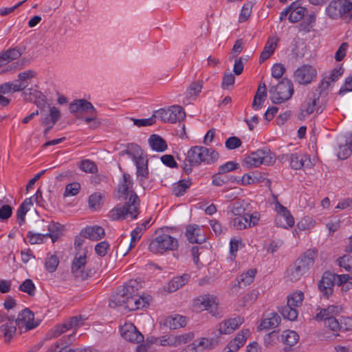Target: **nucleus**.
<instances>
[{
	"instance_id": "nucleus-1",
	"label": "nucleus",
	"mask_w": 352,
	"mask_h": 352,
	"mask_svg": "<svg viewBox=\"0 0 352 352\" xmlns=\"http://www.w3.org/2000/svg\"><path fill=\"white\" fill-rule=\"evenodd\" d=\"M133 182L131 175L123 174V181L119 185L118 193L119 199L127 200L124 205H118L109 212V218L113 221L124 219L127 215L131 219H137L140 210V199L137 194L132 190Z\"/></svg>"
},
{
	"instance_id": "nucleus-2",
	"label": "nucleus",
	"mask_w": 352,
	"mask_h": 352,
	"mask_svg": "<svg viewBox=\"0 0 352 352\" xmlns=\"http://www.w3.org/2000/svg\"><path fill=\"white\" fill-rule=\"evenodd\" d=\"M219 157L218 152L213 148L196 146L188 150L187 154L184 155V160L179 156H177V159L178 161L182 162L181 167L185 174L188 175L192 173L193 166H197L202 162L207 164H214L217 161Z\"/></svg>"
},
{
	"instance_id": "nucleus-3",
	"label": "nucleus",
	"mask_w": 352,
	"mask_h": 352,
	"mask_svg": "<svg viewBox=\"0 0 352 352\" xmlns=\"http://www.w3.org/2000/svg\"><path fill=\"white\" fill-rule=\"evenodd\" d=\"M318 255V251L316 248L307 250L289 266L285 272V277L292 282L300 280L314 265Z\"/></svg>"
},
{
	"instance_id": "nucleus-4",
	"label": "nucleus",
	"mask_w": 352,
	"mask_h": 352,
	"mask_svg": "<svg viewBox=\"0 0 352 352\" xmlns=\"http://www.w3.org/2000/svg\"><path fill=\"white\" fill-rule=\"evenodd\" d=\"M34 314L28 308L23 309L18 315L16 319L14 317L10 320V324H2L1 331L3 333L5 341L8 342L15 334L16 326H25L27 330L35 328L37 324L33 323Z\"/></svg>"
},
{
	"instance_id": "nucleus-5",
	"label": "nucleus",
	"mask_w": 352,
	"mask_h": 352,
	"mask_svg": "<svg viewBox=\"0 0 352 352\" xmlns=\"http://www.w3.org/2000/svg\"><path fill=\"white\" fill-rule=\"evenodd\" d=\"M325 11L331 19H342L346 23H352V3L349 0H332Z\"/></svg>"
},
{
	"instance_id": "nucleus-6",
	"label": "nucleus",
	"mask_w": 352,
	"mask_h": 352,
	"mask_svg": "<svg viewBox=\"0 0 352 352\" xmlns=\"http://www.w3.org/2000/svg\"><path fill=\"white\" fill-rule=\"evenodd\" d=\"M293 82L290 79L284 78L276 85L270 87L271 100L274 104H280L289 100L294 94Z\"/></svg>"
},
{
	"instance_id": "nucleus-7",
	"label": "nucleus",
	"mask_w": 352,
	"mask_h": 352,
	"mask_svg": "<svg viewBox=\"0 0 352 352\" xmlns=\"http://www.w3.org/2000/svg\"><path fill=\"white\" fill-rule=\"evenodd\" d=\"M69 109L77 119H83V113H87L89 116L84 118L85 122L87 124L97 118V110L90 102L85 99L74 100L69 104Z\"/></svg>"
},
{
	"instance_id": "nucleus-8",
	"label": "nucleus",
	"mask_w": 352,
	"mask_h": 352,
	"mask_svg": "<svg viewBox=\"0 0 352 352\" xmlns=\"http://www.w3.org/2000/svg\"><path fill=\"white\" fill-rule=\"evenodd\" d=\"M158 235L150 243L148 249L155 254L163 253L168 250H175L178 248L176 238L162 231L157 232Z\"/></svg>"
},
{
	"instance_id": "nucleus-9",
	"label": "nucleus",
	"mask_w": 352,
	"mask_h": 352,
	"mask_svg": "<svg viewBox=\"0 0 352 352\" xmlns=\"http://www.w3.org/2000/svg\"><path fill=\"white\" fill-rule=\"evenodd\" d=\"M304 294L300 291L294 292L289 295L287 305L278 309V311L283 318L290 321L296 320L298 315L296 308L301 306Z\"/></svg>"
},
{
	"instance_id": "nucleus-10",
	"label": "nucleus",
	"mask_w": 352,
	"mask_h": 352,
	"mask_svg": "<svg viewBox=\"0 0 352 352\" xmlns=\"http://www.w3.org/2000/svg\"><path fill=\"white\" fill-rule=\"evenodd\" d=\"M138 289L139 283L135 280H130L123 287L118 288L116 294L111 296L109 306L112 308L122 306L125 298L139 294Z\"/></svg>"
},
{
	"instance_id": "nucleus-11",
	"label": "nucleus",
	"mask_w": 352,
	"mask_h": 352,
	"mask_svg": "<svg viewBox=\"0 0 352 352\" xmlns=\"http://www.w3.org/2000/svg\"><path fill=\"white\" fill-rule=\"evenodd\" d=\"M275 162V155L267 147L258 149L252 153L244 160L248 167H257L261 164L270 165Z\"/></svg>"
},
{
	"instance_id": "nucleus-12",
	"label": "nucleus",
	"mask_w": 352,
	"mask_h": 352,
	"mask_svg": "<svg viewBox=\"0 0 352 352\" xmlns=\"http://www.w3.org/2000/svg\"><path fill=\"white\" fill-rule=\"evenodd\" d=\"M317 76V71L310 65H302L298 67L294 73V80L302 85L310 84Z\"/></svg>"
},
{
	"instance_id": "nucleus-13",
	"label": "nucleus",
	"mask_w": 352,
	"mask_h": 352,
	"mask_svg": "<svg viewBox=\"0 0 352 352\" xmlns=\"http://www.w3.org/2000/svg\"><path fill=\"white\" fill-rule=\"evenodd\" d=\"M121 336L132 343H141L144 341V336L132 323H125L120 327Z\"/></svg>"
},
{
	"instance_id": "nucleus-14",
	"label": "nucleus",
	"mask_w": 352,
	"mask_h": 352,
	"mask_svg": "<svg viewBox=\"0 0 352 352\" xmlns=\"http://www.w3.org/2000/svg\"><path fill=\"white\" fill-rule=\"evenodd\" d=\"M335 284L334 273L329 271L324 272L318 285L323 297L329 298V297L332 295Z\"/></svg>"
},
{
	"instance_id": "nucleus-15",
	"label": "nucleus",
	"mask_w": 352,
	"mask_h": 352,
	"mask_svg": "<svg viewBox=\"0 0 352 352\" xmlns=\"http://www.w3.org/2000/svg\"><path fill=\"white\" fill-rule=\"evenodd\" d=\"M285 157L290 160V166L294 170H300L302 168H311L314 165L309 155L295 153L286 155Z\"/></svg>"
},
{
	"instance_id": "nucleus-16",
	"label": "nucleus",
	"mask_w": 352,
	"mask_h": 352,
	"mask_svg": "<svg viewBox=\"0 0 352 352\" xmlns=\"http://www.w3.org/2000/svg\"><path fill=\"white\" fill-rule=\"evenodd\" d=\"M80 316L72 317L70 318L69 320L65 322V323L56 325L50 331L49 335L50 338H56L70 329L82 325V322L80 323Z\"/></svg>"
},
{
	"instance_id": "nucleus-17",
	"label": "nucleus",
	"mask_w": 352,
	"mask_h": 352,
	"mask_svg": "<svg viewBox=\"0 0 352 352\" xmlns=\"http://www.w3.org/2000/svg\"><path fill=\"white\" fill-rule=\"evenodd\" d=\"M244 319L241 316L231 318L221 322L218 324V331L219 334H230L237 329L243 323Z\"/></svg>"
},
{
	"instance_id": "nucleus-18",
	"label": "nucleus",
	"mask_w": 352,
	"mask_h": 352,
	"mask_svg": "<svg viewBox=\"0 0 352 352\" xmlns=\"http://www.w3.org/2000/svg\"><path fill=\"white\" fill-rule=\"evenodd\" d=\"M149 305L148 299L141 295L130 296L124 298L123 305L129 311H135L142 309Z\"/></svg>"
},
{
	"instance_id": "nucleus-19",
	"label": "nucleus",
	"mask_w": 352,
	"mask_h": 352,
	"mask_svg": "<svg viewBox=\"0 0 352 352\" xmlns=\"http://www.w3.org/2000/svg\"><path fill=\"white\" fill-rule=\"evenodd\" d=\"M136 166V175L141 186H144L145 180L149 177L148 160L142 157L133 162Z\"/></svg>"
},
{
	"instance_id": "nucleus-20",
	"label": "nucleus",
	"mask_w": 352,
	"mask_h": 352,
	"mask_svg": "<svg viewBox=\"0 0 352 352\" xmlns=\"http://www.w3.org/2000/svg\"><path fill=\"white\" fill-rule=\"evenodd\" d=\"M201 228L197 224H190L186 228L185 235L191 243L201 244L206 241V237L201 235Z\"/></svg>"
},
{
	"instance_id": "nucleus-21",
	"label": "nucleus",
	"mask_w": 352,
	"mask_h": 352,
	"mask_svg": "<svg viewBox=\"0 0 352 352\" xmlns=\"http://www.w3.org/2000/svg\"><path fill=\"white\" fill-rule=\"evenodd\" d=\"M216 296L206 294L198 296L194 301L193 307L197 310H208L215 304Z\"/></svg>"
},
{
	"instance_id": "nucleus-22",
	"label": "nucleus",
	"mask_w": 352,
	"mask_h": 352,
	"mask_svg": "<svg viewBox=\"0 0 352 352\" xmlns=\"http://www.w3.org/2000/svg\"><path fill=\"white\" fill-rule=\"evenodd\" d=\"M104 230L99 226H88L80 231V235L92 241H98L104 237Z\"/></svg>"
},
{
	"instance_id": "nucleus-23",
	"label": "nucleus",
	"mask_w": 352,
	"mask_h": 352,
	"mask_svg": "<svg viewBox=\"0 0 352 352\" xmlns=\"http://www.w3.org/2000/svg\"><path fill=\"white\" fill-rule=\"evenodd\" d=\"M86 254H76L72 264V273L76 280L82 277V272L85 270L86 261Z\"/></svg>"
},
{
	"instance_id": "nucleus-24",
	"label": "nucleus",
	"mask_w": 352,
	"mask_h": 352,
	"mask_svg": "<svg viewBox=\"0 0 352 352\" xmlns=\"http://www.w3.org/2000/svg\"><path fill=\"white\" fill-rule=\"evenodd\" d=\"M278 41V38L274 37H270L267 39L265 45L260 55L259 62L261 63L267 60L271 56V55L274 54L277 47Z\"/></svg>"
},
{
	"instance_id": "nucleus-25",
	"label": "nucleus",
	"mask_w": 352,
	"mask_h": 352,
	"mask_svg": "<svg viewBox=\"0 0 352 352\" xmlns=\"http://www.w3.org/2000/svg\"><path fill=\"white\" fill-rule=\"evenodd\" d=\"M74 333L63 336L56 342L46 352H64L66 346H69L74 341Z\"/></svg>"
},
{
	"instance_id": "nucleus-26",
	"label": "nucleus",
	"mask_w": 352,
	"mask_h": 352,
	"mask_svg": "<svg viewBox=\"0 0 352 352\" xmlns=\"http://www.w3.org/2000/svg\"><path fill=\"white\" fill-rule=\"evenodd\" d=\"M320 96H314V98H309L308 101L305 102L300 108L298 118L300 120H304L305 117L313 113L316 110V102L319 100Z\"/></svg>"
},
{
	"instance_id": "nucleus-27",
	"label": "nucleus",
	"mask_w": 352,
	"mask_h": 352,
	"mask_svg": "<svg viewBox=\"0 0 352 352\" xmlns=\"http://www.w3.org/2000/svg\"><path fill=\"white\" fill-rule=\"evenodd\" d=\"M267 98V89L264 82L260 83L254 96L252 107L254 110H259Z\"/></svg>"
},
{
	"instance_id": "nucleus-28",
	"label": "nucleus",
	"mask_w": 352,
	"mask_h": 352,
	"mask_svg": "<svg viewBox=\"0 0 352 352\" xmlns=\"http://www.w3.org/2000/svg\"><path fill=\"white\" fill-rule=\"evenodd\" d=\"M280 321V317L277 313H270L266 318L262 320L260 325L258 327V329L262 330L276 328L279 325Z\"/></svg>"
},
{
	"instance_id": "nucleus-29",
	"label": "nucleus",
	"mask_w": 352,
	"mask_h": 352,
	"mask_svg": "<svg viewBox=\"0 0 352 352\" xmlns=\"http://www.w3.org/2000/svg\"><path fill=\"white\" fill-rule=\"evenodd\" d=\"M281 340L286 345L285 351H289L292 346H294L299 340L298 334L292 330H285L281 335Z\"/></svg>"
},
{
	"instance_id": "nucleus-30",
	"label": "nucleus",
	"mask_w": 352,
	"mask_h": 352,
	"mask_svg": "<svg viewBox=\"0 0 352 352\" xmlns=\"http://www.w3.org/2000/svg\"><path fill=\"white\" fill-rule=\"evenodd\" d=\"M163 324L170 329H177L186 324V317L181 315L169 316L165 318Z\"/></svg>"
},
{
	"instance_id": "nucleus-31",
	"label": "nucleus",
	"mask_w": 352,
	"mask_h": 352,
	"mask_svg": "<svg viewBox=\"0 0 352 352\" xmlns=\"http://www.w3.org/2000/svg\"><path fill=\"white\" fill-rule=\"evenodd\" d=\"M190 278L188 274H184L182 276L174 277L167 285V290L169 293L174 292L187 283Z\"/></svg>"
},
{
	"instance_id": "nucleus-32",
	"label": "nucleus",
	"mask_w": 352,
	"mask_h": 352,
	"mask_svg": "<svg viewBox=\"0 0 352 352\" xmlns=\"http://www.w3.org/2000/svg\"><path fill=\"white\" fill-rule=\"evenodd\" d=\"M148 143L153 150L163 152L167 149L166 142L159 135L153 134L148 138Z\"/></svg>"
},
{
	"instance_id": "nucleus-33",
	"label": "nucleus",
	"mask_w": 352,
	"mask_h": 352,
	"mask_svg": "<svg viewBox=\"0 0 352 352\" xmlns=\"http://www.w3.org/2000/svg\"><path fill=\"white\" fill-rule=\"evenodd\" d=\"M316 21V16L314 12H312L306 16L303 21L299 23L298 28V31L303 34L309 32L315 25Z\"/></svg>"
},
{
	"instance_id": "nucleus-34",
	"label": "nucleus",
	"mask_w": 352,
	"mask_h": 352,
	"mask_svg": "<svg viewBox=\"0 0 352 352\" xmlns=\"http://www.w3.org/2000/svg\"><path fill=\"white\" fill-rule=\"evenodd\" d=\"M63 226L59 223L52 221L48 227V232L45 233L47 238L50 237L53 243H54L62 234Z\"/></svg>"
},
{
	"instance_id": "nucleus-35",
	"label": "nucleus",
	"mask_w": 352,
	"mask_h": 352,
	"mask_svg": "<svg viewBox=\"0 0 352 352\" xmlns=\"http://www.w3.org/2000/svg\"><path fill=\"white\" fill-rule=\"evenodd\" d=\"M191 185L192 182L190 179L179 180L178 182L173 184V193L176 197H181L186 192Z\"/></svg>"
},
{
	"instance_id": "nucleus-36",
	"label": "nucleus",
	"mask_w": 352,
	"mask_h": 352,
	"mask_svg": "<svg viewBox=\"0 0 352 352\" xmlns=\"http://www.w3.org/2000/svg\"><path fill=\"white\" fill-rule=\"evenodd\" d=\"M250 335V331L248 329H243L241 330L235 336L234 338L231 340L230 342L232 344L233 349H239L241 346H243L248 338V337Z\"/></svg>"
},
{
	"instance_id": "nucleus-37",
	"label": "nucleus",
	"mask_w": 352,
	"mask_h": 352,
	"mask_svg": "<svg viewBox=\"0 0 352 352\" xmlns=\"http://www.w3.org/2000/svg\"><path fill=\"white\" fill-rule=\"evenodd\" d=\"M341 310V308L338 306L331 305L325 309H322L319 313H318L315 319L316 320H322L325 318L335 317L336 315L338 314Z\"/></svg>"
},
{
	"instance_id": "nucleus-38",
	"label": "nucleus",
	"mask_w": 352,
	"mask_h": 352,
	"mask_svg": "<svg viewBox=\"0 0 352 352\" xmlns=\"http://www.w3.org/2000/svg\"><path fill=\"white\" fill-rule=\"evenodd\" d=\"M25 89L23 84L13 85L12 82H7L0 85V94H12Z\"/></svg>"
},
{
	"instance_id": "nucleus-39",
	"label": "nucleus",
	"mask_w": 352,
	"mask_h": 352,
	"mask_svg": "<svg viewBox=\"0 0 352 352\" xmlns=\"http://www.w3.org/2000/svg\"><path fill=\"white\" fill-rule=\"evenodd\" d=\"M247 203L244 200H237L234 201L229 208L233 216L239 217L247 214L245 212Z\"/></svg>"
},
{
	"instance_id": "nucleus-40",
	"label": "nucleus",
	"mask_w": 352,
	"mask_h": 352,
	"mask_svg": "<svg viewBox=\"0 0 352 352\" xmlns=\"http://www.w3.org/2000/svg\"><path fill=\"white\" fill-rule=\"evenodd\" d=\"M247 217L243 216L235 217L230 221V226L236 230H243L248 227H250L248 224Z\"/></svg>"
},
{
	"instance_id": "nucleus-41",
	"label": "nucleus",
	"mask_w": 352,
	"mask_h": 352,
	"mask_svg": "<svg viewBox=\"0 0 352 352\" xmlns=\"http://www.w3.org/2000/svg\"><path fill=\"white\" fill-rule=\"evenodd\" d=\"M256 274V269H250L248 270L245 273L242 274L238 277V283L239 287L246 286L252 283L254 279L255 275Z\"/></svg>"
},
{
	"instance_id": "nucleus-42",
	"label": "nucleus",
	"mask_w": 352,
	"mask_h": 352,
	"mask_svg": "<svg viewBox=\"0 0 352 352\" xmlns=\"http://www.w3.org/2000/svg\"><path fill=\"white\" fill-rule=\"evenodd\" d=\"M263 177L258 172H251L244 174L241 179V185H248L254 183H258L262 181Z\"/></svg>"
},
{
	"instance_id": "nucleus-43",
	"label": "nucleus",
	"mask_w": 352,
	"mask_h": 352,
	"mask_svg": "<svg viewBox=\"0 0 352 352\" xmlns=\"http://www.w3.org/2000/svg\"><path fill=\"white\" fill-rule=\"evenodd\" d=\"M170 113L172 112L171 123H175L177 122H181L184 120L186 117V113L183 107L180 106H172L169 108Z\"/></svg>"
},
{
	"instance_id": "nucleus-44",
	"label": "nucleus",
	"mask_w": 352,
	"mask_h": 352,
	"mask_svg": "<svg viewBox=\"0 0 352 352\" xmlns=\"http://www.w3.org/2000/svg\"><path fill=\"white\" fill-rule=\"evenodd\" d=\"M126 147L127 151H129V156L133 162L143 157L142 150L139 145L135 143H129L126 144Z\"/></svg>"
},
{
	"instance_id": "nucleus-45",
	"label": "nucleus",
	"mask_w": 352,
	"mask_h": 352,
	"mask_svg": "<svg viewBox=\"0 0 352 352\" xmlns=\"http://www.w3.org/2000/svg\"><path fill=\"white\" fill-rule=\"evenodd\" d=\"M203 84L204 82L202 80L192 82L186 91L187 97L190 99L192 98L195 99V97L201 92Z\"/></svg>"
},
{
	"instance_id": "nucleus-46",
	"label": "nucleus",
	"mask_w": 352,
	"mask_h": 352,
	"mask_svg": "<svg viewBox=\"0 0 352 352\" xmlns=\"http://www.w3.org/2000/svg\"><path fill=\"white\" fill-rule=\"evenodd\" d=\"M58 264L59 260L55 254H47L45 266L48 272H54L56 270Z\"/></svg>"
},
{
	"instance_id": "nucleus-47",
	"label": "nucleus",
	"mask_w": 352,
	"mask_h": 352,
	"mask_svg": "<svg viewBox=\"0 0 352 352\" xmlns=\"http://www.w3.org/2000/svg\"><path fill=\"white\" fill-rule=\"evenodd\" d=\"M78 167L80 170L85 173H96L98 172V167L94 162L90 160H82Z\"/></svg>"
},
{
	"instance_id": "nucleus-48",
	"label": "nucleus",
	"mask_w": 352,
	"mask_h": 352,
	"mask_svg": "<svg viewBox=\"0 0 352 352\" xmlns=\"http://www.w3.org/2000/svg\"><path fill=\"white\" fill-rule=\"evenodd\" d=\"M19 290L32 296L35 294L36 287L33 281L30 278H27L19 285Z\"/></svg>"
},
{
	"instance_id": "nucleus-49",
	"label": "nucleus",
	"mask_w": 352,
	"mask_h": 352,
	"mask_svg": "<svg viewBox=\"0 0 352 352\" xmlns=\"http://www.w3.org/2000/svg\"><path fill=\"white\" fill-rule=\"evenodd\" d=\"M338 264L340 267L344 268L347 272L352 271V256L349 254H345L337 260Z\"/></svg>"
},
{
	"instance_id": "nucleus-50",
	"label": "nucleus",
	"mask_w": 352,
	"mask_h": 352,
	"mask_svg": "<svg viewBox=\"0 0 352 352\" xmlns=\"http://www.w3.org/2000/svg\"><path fill=\"white\" fill-rule=\"evenodd\" d=\"M307 9L304 7L297 8V10H292V13L289 14V20L291 23H296L300 21L305 16L307 12Z\"/></svg>"
},
{
	"instance_id": "nucleus-51",
	"label": "nucleus",
	"mask_w": 352,
	"mask_h": 352,
	"mask_svg": "<svg viewBox=\"0 0 352 352\" xmlns=\"http://www.w3.org/2000/svg\"><path fill=\"white\" fill-rule=\"evenodd\" d=\"M27 238L29 239V243L32 245L42 243L45 239H47L45 234L34 233L29 231L27 234Z\"/></svg>"
},
{
	"instance_id": "nucleus-52",
	"label": "nucleus",
	"mask_w": 352,
	"mask_h": 352,
	"mask_svg": "<svg viewBox=\"0 0 352 352\" xmlns=\"http://www.w3.org/2000/svg\"><path fill=\"white\" fill-rule=\"evenodd\" d=\"M352 142L344 145H341L339 147V152L338 157L341 160L347 159L352 153Z\"/></svg>"
},
{
	"instance_id": "nucleus-53",
	"label": "nucleus",
	"mask_w": 352,
	"mask_h": 352,
	"mask_svg": "<svg viewBox=\"0 0 352 352\" xmlns=\"http://www.w3.org/2000/svg\"><path fill=\"white\" fill-rule=\"evenodd\" d=\"M194 338L192 332L186 333L179 336H175V346L190 342Z\"/></svg>"
},
{
	"instance_id": "nucleus-54",
	"label": "nucleus",
	"mask_w": 352,
	"mask_h": 352,
	"mask_svg": "<svg viewBox=\"0 0 352 352\" xmlns=\"http://www.w3.org/2000/svg\"><path fill=\"white\" fill-rule=\"evenodd\" d=\"M28 63V61L26 59L19 60L16 62L12 63L7 68L3 70V72H16L18 70L22 69Z\"/></svg>"
},
{
	"instance_id": "nucleus-55",
	"label": "nucleus",
	"mask_w": 352,
	"mask_h": 352,
	"mask_svg": "<svg viewBox=\"0 0 352 352\" xmlns=\"http://www.w3.org/2000/svg\"><path fill=\"white\" fill-rule=\"evenodd\" d=\"M80 189V185L79 183L74 182L66 185L65 190L63 194L64 197L69 195L75 196L76 195Z\"/></svg>"
},
{
	"instance_id": "nucleus-56",
	"label": "nucleus",
	"mask_w": 352,
	"mask_h": 352,
	"mask_svg": "<svg viewBox=\"0 0 352 352\" xmlns=\"http://www.w3.org/2000/svg\"><path fill=\"white\" fill-rule=\"evenodd\" d=\"M239 167V164L238 163L232 162V161H230L223 165H221L219 167L218 172H219V174L223 175L228 172L236 170Z\"/></svg>"
},
{
	"instance_id": "nucleus-57",
	"label": "nucleus",
	"mask_w": 352,
	"mask_h": 352,
	"mask_svg": "<svg viewBox=\"0 0 352 352\" xmlns=\"http://www.w3.org/2000/svg\"><path fill=\"white\" fill-rule=\"evenodd\" d=\"M322 320L324 321V324L332 331H341V326L340 322L335 318H325Z\"/></svg>"
},
{
	"instance_id": "nucleus-58",
	"label": "nucleus",
	"mask_w": 352,
	"mask_h": 352,
	"mask_svg": "<svg viewBox=\"0 0 352 352\" xmlns=\"http://www.w3.org/2000/svg\"><path fill=\"white\" fill-rule=\"evenodd\" d=\"M241 144V140L236 136L230 137L225 142L226 147L229 150L237 148L240 147Z\"/></svg>"
},
{
	"instance_id": "nucleus-59",
	"label": "nucleus",
	"mask_w": 352,
	"mask_h": 352,
	"mask_svg": "<svg viewBox=\"0 0 352 352\" xmlns=\"http://www.w3.org/2000/svg\"><path fill=\"white\" fill-rule=\"evenodd\" d=\"M102 196L98 192H95L89 196V206L92 209H96L101 205Z\"/></svg>"
},
{
	"instance_id": "nucleus-60",
	"label": "nucleus",
	"mask_w": 352,
	"mask_h": 352,
	"mask_svg": "<svg viewBox=\"0 0 352 352\" xmlns=\"http://www.w3.org/2000/svg\"><path fill=\"white\" fill-rule=\"evenodd\" d=\"M155 118L156 116L153 115L149 118L146 119H135L132 118V120L133 121V124L138 126H151L155 122Z\"/></svg>"
},
{
	"instance_id": "nucleus-61",
	"label": "nucleus",
	"mask_w": 352,
	"mask_h": 352,
	"mask_svg": "<svg viewBox=\"0 0 352 352\" xmlns=\"http://www.w3.org/2000/svg\"><path fill=\"white\" fill-rule=\"evenodd\" d=\"M285 70L286 69L284 65L281 63H276L272 68V76L276 79H279L285 72Z\"/></svg>"
},
{
	"instance_id": "nucleus-62",
	"label": "nucleus",
	"mask_w": 352,
	"mask_h": 352,
	"mask_svg": "<svg viewBox=\"0 0 352 352\" xmlns=\"http://www.w3.org/2000/svg\"><path fill=\"white\" fill-rule=\"evenodd\" d=\"M278 331H272V332L266 334L264 337V342L266 346L272 345L278 340Z\"/></svg>"
},
{
	"instance_id": "nucleus-63",
	"label": "nucleus",
	"mask_w": 352,
	"mask_h": 352,
	"mask_svg": "<svg viewBox=\"0 0 352 352\" xmlns=\"http://www.w3.org/2000/svg\"><path fill=\"white\" fill-rule=\"evenodd\" d=\"M348 47L349 45L346 42L342 43L340 45L335 54V59L336 61H341L344 58Z\"/></svg>"
},
{
	"instance_id": "nucleus-64",
	"label": "nucleus",
	"mask_w": 352,
	"mask_h": 352,
	"mask_svg": "<svg viewBox=\"0 0 352 352\" xmlns=\"http://www.w3.org/2000/svg\"><path fill=\"white\" fill-rule=\"evenodd\" d=\"M349 91H352V76H349L345 79L344 83L341 87L338 94L343 96Z\"/></svg>"
}]
</instances>
